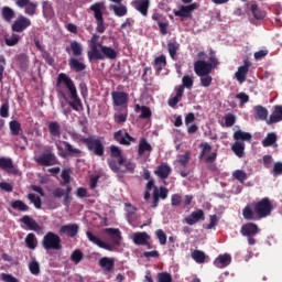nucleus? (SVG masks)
I'll list each match as a JSON object with an SVG mask.
<instances>
[{"instance_id":"f3484780","label":"nucleus","mask_w":282,"mask_h":282,"mask_svg":"<svg viewBox=\"0 0 282 282\" xmlns=\"http://www.w3.org/2000/svg\"><path fill=\"white\" fill-rule=\"evenodd\" d=\"M199 8V4L192 3L189 6H181L180 10L174 11L175 17H182L183 19H191L193 17V11L197 10Z\"/></svg>"},{"instance_id":"b1692460","label":"nucleus","mask_w":282,"mask_h":282,"mask_svg":"<svg viewBox=\"0 0 282 282\" xmlns=\"http://www.w3.org/2000/svg\"><path fill=\"white\" fill-rule=\"evenodd\" d=\"M172 169L171 165L167 163H161L156 170H155V175H158V177H160V180H166L169 178V175H171L172 173Z\"/></svg>"},{"instance_id":"5fc2aeb1","label":"nucleus","mask_w":282,"mask_h":282,"mask_svg":"<svg viewBox=\"0 0 282 282\" xmlns=\"http://www.w3.org/2000/svg\"><path fill=\"white\" fill-rule=\"evenodd\" d=\"M192 259L196 261V263H205L206 262V253L204 251L194 250L192 252Z\"/></svg>"},{"instance_id":"f257e3e1","label":"nucleus","mask_w":282,"mask_h":282,"mask_svg":"<svg viewBox=\"0 0 282 282\" xmlns=\"http://www.w3.org/2000/svg\"><path fill=\"white\" fill-rule=\"evenodd\" d=\"M108 166L119 177H124V173H130L131 175L135 173V162L131 161V159H126L122 155V150L118 145L110 147Z\"/></svg>"},{"instance_id":"a19ab883","label":"nucleus","mask_w":282,"mask_h":282,"mask_svg":"<svg viewBox=\"0 0 282 282\" xmlns=\"http://www.w3.org/2000/svg\"><path fill=\"white\" fill-rule=\"evenodd\" d=\"M242 217H243V219H247V221H254L258 216H257V213H254V209H252V207L247 205L242 209Z\"/></svg>"},{"instance_id":"7ed1b4c3","label":"nucleus","mask_w":282,"mask_h":282,"mask_svg":"<svg viewBox=\"0 0 282 282\" xmlns=\"http://www.w3.org/2000/svg\"><path fill=\"white\" fill-rule=\"evenodd\" d=\"M72 170L69 169H64L62 171L61 177L63 180L62 186H66V188H62V187H56L52 195L53 197L61 199V197L63 198V204L64 206H67V208H69V205L72 204V185H69V183L72 182Z\"/></svg>"},{"instance_id":"774afa93","label":"nucleus","mask_w":282,"mask_h":282,"mask_svg":"<svg viewBox=\"0 0 282 282\" xmlns=\"http://www.w3.org/2000/svg\"><path fill=\"white\" fill-rule=\"evenodd\" d=\"M235 180H238V182H246L248 180V174L243 170H237L234 172Z\"/></svg>"},{"instance_id":"8fccbe9b","label":"nucleus","mask_w":282,"mask_h":282,"mask_svg":"<svg viewBox=\"0 0 282 282\" xmlns=\"http://www.w3.org/2000/svg\"><path fill=\"white\" fill-rule=\"evenodd\" d=\"M177 50H180V43L176 41L167 43V51L173 61H175V57L177 56Z\"/></svg>"},{"instance_id":"f704fd0d","label":"nucleus","mask_w":282,"mask_h":282,"mask_svg":"<svg viewBox=\"0 0 282 282\" xmlns=\"http://www.w3.org/2000/svg\"><path fill=\"white\" fill-rule=\"evenodd\" d=\"M99 265L100 268H102V270L111 272L116 265V261L113 260V258L104 257L99 260Z\"/></svg>"},{"instance_id":"37998d69","label":"nucleus","mask_w":282,"mask_h":282,"mask_svg":"<svg viewBox=\"0 0 282 282\" xmlns=\"http://www.w3.org/2000/svg\"><path fill=\"white\" fill-rule=\"evenodd\" d=\"M215 160H217V152H212L208 156L205 158V164H208V171H217V165L213 163Z\"/></svg>"},{"instance_id":"5701e85b","label":"nucleus","mask_w":282,"mask_h":282,"mask_svg":"<svg viewBox=\"0 0 282 282\" xmlns=\"http://www.w3.org/2000/svg\"><path fill=\"white\" fill-rule=\"evenodd\" d=\"M20 221H22V224H24V226H26L29 228V230H33L34 232H41V230H43L41 225H39V223H36V220L32 219L28 215L23 216L20 219Z\"/></svg>"},{"instance_id":"4d7b16f0","label":"nucleus","mask_w":282,"mask_h":282,"mask_svg":"<svg viewBox=\"0 0 282 282\" xmlns=\"http://www.w3.org/2000/svg\"><path fill=\"white\" fill-rule=\"evenodd\" d=\"M83 258H84L83 251H80L79 249L74 250L73 253L70 254V261H73L75 265H78V263L83 261Z\"/></svg>"},{"instance_id":"58836bf2","label":"nucleus","mask_w":282,"mask_h":282,"mask_svg":"<svg viewBox=\"0 0 282 282\" xmlns=\"http://www.w3.org/2000/svg\"><path fill=\"white\" fill-rule=\"evenodd\" d=\"M193 77L189 75H184L182 78V85L176 87V89L180 91L182 90V94H184V89H192L193 88Z\"/></svg>"},{"instance_id":"7c9ffc66","label":"nucleus","mask_w":282,"mask_h":282,"mask_svg":"<svg viewBox=\"0 0 282 282\" xmlns=\"http://www.w3.org/2000/svg\"><path fill=\"white\" fill-rule=\"evenodd\" d=\"M281 120H282V106H275L267 123L276 124V122H281Z\"/></svg>"},{"instance_id":"338daca9","label":"nucleus","mask_w":282,"mask_h":282,"mask_svg":"<svg viewBox=\"0 0 282 282\" xmlns=\"http://www.w3.org/2000/svg\"><path fill=\"white\" fill-rule=\"evenodd\" d=\"M158 282H173V275L169 272H161L156 275Z\"/></svg>"},{"instance_id":"864d4df0","label":"nucleus","mask_w":282,"mask_h":282,"mask_svg":"<svg viewBox=\"0 0 282 282\" xmlns=\"http://www.w3.org/2000/svg\"><path fill=\"white\" fill-rule=\"evenodd\" d=\"M191 155H192L191 150L185 151L184 154L180 155L178 161H177L178 164H181V166L186 169V166H188V162H191Z\"/></svg>"},{"instance_id":"ddd939ff","label":"nucleus","mask_w":282,"mask_h":282,"mask_svg":"<svg viewBox=\"0 0 282 282\" xmlns=\"http://www.w3.org/2000/svg\"><path fill=\"white\" fill-rule=\"evenodd\" d=\"M194 72L196 76H206L213 72L212 65L204 59H198L194 63Z\"/></svg>"},{"instance_id":"0eeeda50","label":"nucleus","mask_w":282,"mask_h":282,"mask_svg":"<svg viewBox=\"0 0 282 282\" xmlns=\"http://www.w3.org/2000/svg\"><path fill=\"white\" fill-rule=\"evenodd\" d=\"M90 10L91 12H94V17L97 21V32H99V34H105V30H107L105 28V18L102 17V10H105V2H96L91 4Z\"/></svg>"},{"instance_id":"393cba45","label":"nucleus","mask_w":282,"mask_h":282,"mask_svg":"<svg viewBox=\"0 0 282 282\" xmlns=\"http://www.w3.org/2000/svg\"><path fill=\"white\" fill-rule=\"evenodd\" d=\"M149 239H151V236L145 231H139L132 235V241L135 246H144V243H149Z\"/></svg>"},{"instance_id":"052dcab7","label":"nucleus","mask_w":282,"mask_h":282,"mask_svg":"<svg viewBox=\"0 0 282 282\" xmlns=\"http://www.w3.org/2000/svg\"><path fill=\"white\" fill-rule=\"evenodd\" d=\"M29 270L34 276H39V274H41V265L36 262V260L29 263Z\"/></svg>"},{"instance_id":"a18cd8bd","label":"nucleus","mask_w":282,"mask_h":282,"mask_svg":"<svg viewBox=\"0 0 282 282\" xmlns=\"http://www.w3.org/2000/svg\"><path fill=\"white\" fill-rule=\"evenodd\" d=\"M109 10H112L116 17H127L128 12L127 7H124V4H110Z\"/></svg>"},{"instance_id":"6e6d98bb","label":"nucleus","mask_w":282,"mask_h":282,"mask_svg":"<svg viewBox=\"0 0 282 282\" xmlns=\"http://www.w3.org/2000/svg\"><path fill=\"white\" fill-rule=\"evenodd\" d=\"M70 50L73 52V55L83 56V45L77 41L70 42Z\"/></svg>"},{"instance_id":"72a5a7b5","label":"nucleus","mask_w":282,"mask_h":282,"mask_svg":"<svg viewBox=\"0 0 282 282\" xmlns=\"http://www.w3.org/2000/svg\"><path fill=\"white\" fill-rule=\"evenodd\" d=\"M253 113L256 120H268V108L261 105L254 106Z\"/></svg>"},{"instance_id":"423d86ee","label":"nucleus","mask_w":282,"mask_h":282,"mask_svg":"<svg viewBox=\"0 0 282 282\" xmlns=\"http://www.w3.org/2000/svg\"><path fill=\"white\" fill-rule=\"evenodd\" d=\"M42 248H44V250H63L61 236L48 231L42 239Z\"/></svg>"},{"instance_id":"c03bdc74","label":"nucleus","mask_w":282,"mask_h":282,"mask_svg":"<svg viewBox=\"0 0 282 282\" xmlns=\"http://www.w3.org/2000/svg\"><path fill=\"white\" fill-rule=\"evenodd\" d=\"M17 62L20 65V68L25 72L30 65V57H28V54L21 53L17 57Z\"/></svg>"},{"instance_id":"f03ea898","label":"nucleus","mask_w":282,"mask_h":282,"mask_svg":"<svg viewBox=\"0 0 282 282\" xmlns=\"http://www.w3.org/2000/svg\"><path fill=\"white\" fill-rule=\"evenodd\" d=\"M61 85H65L66 89L69 93L70 100L68 101V105L70 108H73L74 111H80L83 109V101L80 100V97H78V90L76 89V84H74V80L67 76L65 73H59L57 76L56 82V89L58 96L63 98L64 100H67V95L65 91L61 90Z\"/></svg>"},{"instance_id":"bb28decb","label":"nucleus","mask_w":282,"mask_h":282,"mask_svg":"<svg viewBox=\"0 0 282 282\" xmlns=\"http://www.w3.org/2000/svg\"><path fill=\"white\" fill-rule=\"evenodd\" d=\"M68 65L72 72H75L76 74L80 72H85L87 69V65L85 63L78 61L76 57H70L68 59Z\"/></svg>"},{"instance_id":"2f4dec72","label":"nucleus","mask_w":282,"mask_h":282,"mask_svg":"<svg viewBox=\"0 0 282 282\" xmlns=\"http://www.w3.org/2000/svg\"><path fill=\"white\" fill-rule=\"evenodd\" d=\"M118 111V115H115V122L117 124H124L127 122V118H129V108H120L116 109Z\"/></svg>"},{"instance_id":"473e14b6","label":"nucleus","mask_w":282,"mask_h":282,"mask_svg":"<svg viewBox=\"0 0 282 282\" xmlns=\"http://www.w3.org/2000/svg\"><path fill=\"white\" fill-rule=\"evenodd\" d=\"M48 133L51 138H61L62 130H61V123L57 121H51L48 122Z\"/></svg>"},{"instance_id":"cd10ccee","label":"nucleus","mask_w":282,"mask_h":282,"mask_svg":"<svg viewBox=\"0 0 282 282\" xmlns=\"http://www.w3.org/2000/svg\"><path fill=\"white\" fill-rule=\"evenodd\" d=\"M63 144L67 151V153L61 154L63 158H67V155H73L74 158H80V155H83V151L78 148H74V145H72L69 142L64 141Z\"/></svg>"},{"instance_id":"13d9d810","label":"nucleus","mask_w":282,"mask_h":282,"mask_svg":"<svg viewBox=\"0 0 282 282\" xmlns=\"http://www.w3.org/2000/svg\"><path fill=\"white\" fill-rule=\"evenodd\" d=\"M175 91H176V95L170 98L167 101L169 107H176L182 96H184V93H182V90H177V88H175Z\"/></svg>"},{"instance_id":"c85d7f7f","label":"nucleus","mask_w":282,"mask_h":282,"mask_svg":"<svg viewBox=\"0 0 282 282\" xmlns=\"http://www.w3.org/2000/svg\"><path fill=\"white\" fill-rule=\"evenodd\" d=\"M151 6V2L149 0H135L134 1V8L142 14L143 17H147L149 14V7Z\"/></svg>"},{"instance_id":"0e129e2a","label":"nucleus","mask_w":282,"mask_h":282,"mask_svg":"<svg viewBox=\"0 0 282 282\" xmlns=\"http://www.w3.org/2000/svg\"><path fill=\"white\" fill-rule=\"evenodd\" d=\"M13 167L12 159L0 158V169H2V171H8V169Z\"/></svg>"},{"instance_id":"412c9836","label":"nucleus","mask_w":282,"mask_h":282,"mask_svg":"<svg viewBox=\"0 0 282 282\" xmlns=\"http://www.w3.org/2000/svg\"><path fill=\"white\" fill-rule=\"evenodd\" d=\"M250 61H245V64L238 67V70L235 74L236 79L238 83H246V77L248 76V72H250Z\"/></svg>"},{"instance_id":"680f3d73","label":"nucleus","mask_w":282,"mask_h":282,"mask_svg":"<svg viewBox=\"0 0 282 282\" xmlns=\"http://www.w3.org/2000/svg\"><path fill=\"white\" fill-rule=\"evenodd\" d=\"M43 14L44 17H52L54 14V9L52 8V2L44 1L42 3Z\"/></svg>"},{"instance_id":"bf43d9fd","label":"nucleus","mask_w":282,"mask_h":282,"mask_svg":"<svg viewBox=\"0 0 282 282\" xmlns=\"http://www.w3.org/2000/svg\"><path fill=\"white\" fill-rule=\"evenodd\" d=\"M276 142V133L270 132L268 135L262 140V145L263 147H272Z\"/></svg>"},{"instance_id":"2eb2a0df","label":"nucleus","mask_w":282,"mask_h":282,"mask_svg":"<svg viewBox=\"0 0 282 282\" xmlns=\"http://www.w3.org/2000/svg\"><path fill=\"white\" fill-rule=\"evenodd\" d=\"M36 164L40 166H54L56 164V155L52 152H44L35 159Z\"/></svg>"},{"instance_id":"69168bd1","label":"nucleus","mask_w":282,"mask_h":282,"mask_svg":"<svg viewBox=\"0 0 282 282\" xmlns=\"http://www.w3.org/2000/svg\"><path fill=\"white\" fill-rule=\"evenodd\" d=\"M198 76L200 78L202 87H210V85H213V77L210 76V74Z\"/></svg>"},{"instance_id":"9b49d317","label":"nucleus","mask_w":282,"mask_h":282,"mask_svg":"<svg viewBox=\"0 0 282 282\" xmlns=\"http://www.w3.org/2000/svg\"><path fill=\"white\" fill-rule=\"evenodd\" d=\"M100 40V36L98 34H94L90 39L88 45L89 51L87 52L88 61H90L94 57H100V47H102V44L98 42Z\"/></svg>"},{"instance_id":"1a4fd4ad","label":"nucleus","mask_w":282,"mask_h":282,"mask_svg":"<svg viewBox=\"0 0 282 282\" xmlns=\"http://www.w3.org/2000/svg\"><path fill=\"white\" fill-rule=\"evenodd\" d=\"M113 107H121V109H129V94L126 91L111 93Z\"/></svg>"},{"instance_id":"6ab92c4d","label":"nucleus","mask_w":282,"mask_h":282,"mask_svg":"<svg viewBox=\"0 0 282 282\" xmlns=\"http://www.w3.org/2000/svg\"><path fill=\"white\" fill-rule=\"evenodd\" d=\"M104 232L107 235V237H109L113 246H120V241H122V232H120V229L106 228L104 229Z\"/></svg>"},{"instance_id":"79ce46f5","label":"nucleus","mask_w":282,"mask_h":282,"mask_svg":"<svg viewBox=\"0 0 282 282\" xmlns=\"http://www.w3.org/2000/svg\"><path fill=\"white\" fill-rule=\"evenodd\" d=\"M19 41H21V35L15 33L4 36V43L8 45V47H14V45H19Z\"/></svg>"},{"instance_id":"20e7f679","label":"nucleus","mask_w":282,"mask_h":282,"mask_svg":"<svg viewBox=\"0 0 282 282\" xmlns=\"http://www.w3.org/2000/svg\"><path fill=\"white\" fill-rule=\"evenodd\" d=\"M105 138L102 137H88L82 139L83 144H86L88 151L90 153H94V155H97V158H102L105 155V143H104Z\"/></svg>"},{"instance_id":"f8f14e48","label":"nucleus","mask_w":282,"mask_h":282,"mask_svg":"<svg viewBox=\"0 0 282 282\" xmlns=\"http://www.w3.org/2000/svg\"><path fill=\"white\" fill-rule=\"evenodd\" d=\"M32 25V20L26 18L25 15H19L18 19L12 23L11 30L12 32H25L26 28H30Z\"/></svg>"},{"instance_id":"c756f323","label":"nucleus","mask_w":282,"mask_h":282,"mask_svg":"<svg viewBox=\"0 0 282 282\" xmlns=\"http://www.w3.org/2000/svg\"><path fill=\"white\" fill-rule=\"evenodd\" d=\"M151 151H153V147H151V143H149V141H147V139L142 138L139 141V145H138V155L139 158H142V155H144V153H151Z\"/></svg>"},{"instance_id":"9d476101","label":"nucleus","mask_w":282,"mask_h":282,"mask_svg":"<svg viewBox=\"0 0 282 282\" xmlns=\"http://www.w3.org/2000/svg\"><path fill=\"white\" fill-rule=\"evenodd\" d=\"M99 57H90L89 63H94V61H105L108 58L109 61H116L118 58V52L115 48L102 45L99 48Z\"/></svg>"},{"instance_id":"e433bc0d","label":"nucleus","mask_w":282,"mask_h":282,"mask_svg":"<svg viewBox=\"0 0 282 282\" xmlns=\"http://www.w3.org/2000/svg\"><path fill=\"white\" fill-rule=\"evenodd\" d=\"M231 151L235 153V155H237V158H243V151H246V143H243L242 141H236L231 145Z\"/></svg>"},{"instance_id":"49530a36","label":"nucleus","mask_w":282,"mask_h":282,"mask_svg":"<svg viewBox=\"0 0 282 282\" xmlns=\"http://www.w3.org/2000/svg\"><path fill=\"white\" fill-rule=\"evenodd\" d=\"M251 13L257 21H263L265 19V11L259 9L257 4H251Z\"/></svg>"},{"instance_id":"dca6fc26","label":"nucleus","mask_w":282,"mask_h":282,"mask_svg":"<svg viewBox=\"0 0 282 282\" xmlns=\"http://www.w3.org/2000/svg\"><path fill=\"white\" fill-rule=\"evenodd\" d=\"M15 6L18 8H24V12L28 17H34V14H36L37 4L35 2L30 0H17Z\"/></svg>"},{"instance_id":"3c124183","label":"nucleus","mask_w":282,"mask_h":282,"mask_svg":"<svg viewBox=\"0 0 282 282\" xmlns=\"http://www.w3.org/2000/svg\"><path fill=\"white\" fill-rule=\"evenodd\" d=\"M9 129L11 131V135H21V123L17 120H12L9 122Z\"/></svg>"},{"instance_id":"e2e57ef3","label":"nucleus","mask_w":282,"mask_h":282,"mask_svg":"<svg viewBox=\"0 0 282 282\" xmlns=\"http://www.w3.org/2000/svg\"><path fill=\"white\" fill-rule=\"evenodd\" d=\"M28 199L31 202V204L34 205L35 208L40 209L41 206H43V203L41 200V197L35 196L34 194H28Z\"/></svg>"},{"instance_id":"4c0bfd02","label":"nucleus","mask_w":282,"mask_h":282,"mask_svg":"<svg viewBox=\"0 0 282 282\" xmlns=\"http://www.w3.org/2000/svg\"><path fill=\"white\" fill-rule=\"evenodd\" d=\"M153 67L156 72V74H161L162 69H164V67H166V56L160 55L159 57H155Z\"/></svg>"},{"instance_id":"c9c22d12","label":"nucleus","mask_w":282,"mask_h":282,"mask_svg":"<svg viewBox=\"0 0 282 282\" xmlns=\"http://www.w3.org/2000/svg\"><path fill=\"white\" fill-rule=\"evenodd\" d=\"M234 140H236V142H250L252 140V134L250 132L238 130L234 133Z\"/></svg>"},{"instance_id":"de8ad7c7","label":"nucleus","mask_w":282,"mask_h":282,"mask_svg":"<svg viewBox=\"0 0 282 282\" xmlns=\"http://www.w3.org/2000/svg\"><path fill=\"white\" fill-rule=\"evenodd\" d=\"M1 14H2V19H4L7 23H10V21H12L14 17H17V13L10 7H3Z\"/></svg>"},{"instance_id":"4468645a","label":"nucleus","mask_w":282,"mask_h":282,"mask_svg":"<svg viewBox=\"0 0 282 282\" xmlns=\"http://www.w3.org/2000/svg\"><path fill=\"white\" fill-rule=\"evenodd\" d=\"M113 140L122 147H131V142H135V138L131 137L129 132L122 134V130H118L113 133Z\"/></svg>"},{"instance_id":"39448f33","label":"nucleus","mask_w":282,"mask_h":282,"mask_svg":"<svg viewBox=\"0 0 282 282\" xmlns=\"http://www.w3.org/2000/svg\"><path fill=\"white\" fill-rule=\"evenodd\" d=\"M253 210L259 219H265V217H270V215H272L274 206L270 198L264 197L254 204Z\"/></svg>"},{"instance_id":"09e8293b","label":"nucleus","mask_w":282,"mask_h":282,"mask_svg":"<svg viewBox=\"0 0 282 282\" xmlns=\"http://www.w3.org/2000/svg\"><path fill=\"white\" fill-rule=\"evenodd\" d=\"M11 207L13 208V210H20L21 213H28V210H30V206L24 204L21 199L13 200L11 203Z\"/></svg>"},{"instance_id":"a211bd4d","label":"nucleus","mask_w":282,"mask_h":282,"mask_svg":"<svg viewBox=\"0 0 282 282\" xmlns=\"http://www.w3.org/2000/svg\"><path fill=\"white\" fill-rule=\"evenodd\" d=\"M79 230H80V226H78V224H67V225H63L59 228V235H65L66 237L74 239V237L78 235Z\"/></svg>"},{"instance_id":"a878e982","label":"nucleus","mask_w":282,"mask_h":282,"mask_svg":"<svg viewBox=\"0 0 282 282\" xmlns=\"http://www.w3.org/2000/svg\"><path fill=\"white\" fill-rule=\"evenodd\" d=\"M200 219H204V210L197 209L192 212L189 216L185 217V223L188 224V226H195V224L200 221Z\"/></svg>"},{"instance_id":"ea45409f","label":"nucleus","mask_w":282,"mask_h":282,"mask_svg":"<svg viewBox=\"0 0 282 282\" xmlns=\"http://www.w3.org/2000/svg\"><path fill=\"white\" fill-rule=\"evenodd\" d=\"M24 243L29 250H36V246H39V240H36V236L34 234H28L24 239Z\"/></svg>"},{"instance_id":"603ef678","label":"nucleus","mask_w":282,"mask_h":282,"mask_svg":"<svg viewBox=\"0 0 282 282\" xmlns=\"http://www.w3.org/2000/svg\"><path fill=\"white\" fill-rule=\"evenodd\" d=\"M135 109H140V111H141L140 118L142 120H147V119H149L153 116V112L151 111V108H149L147 106L137 105Z\"/></svg>"},{"instance_id":"aec40b11","label":"nucleus","mask_w":282,"mask_h":282,"mask_svg":"<svg viewBox=\"0 0 282 282\" xmlns=\"http://www.w3.org/2000/svg\"><path fill=\"white\" fill-rule=\"evenodd\" d=\"M230 263H232V257L230 256V253L219 254L214 260V265L216 268H219L220 270H224V268H228Z\"/></svg>"},{"instance_id":"6e6552de","label":"nucleus","mask_w":282,"mask_h":282,"mask_svg":"<svg viewBox=\"0 0 282 282\" xmlns=\"http://www.w3.org/2000/svg\"><path fill=\"white\" fill-rule=\"evenodd\" d=\"M260 230L261 229H259V226L257 224L247 223L242 225L240 234L242 235V237H247L249 246H254L257 243V239H254V237L259 235Z\"/></svg>"},{"instance_id":"4be33fe9","label":"nucleus","mask_w":282,"mask_h":282,"mask_svg":"<svg viewBox=\"0 0 282 282\" xmlns=\"http://www.w3.org/2000/svg\"><path fill=\"white\" fill-rule=\"evenodd\" d=\"M86 237L88 238L89 241H91V243H95V246H98L99 248H102L104 250H109V251L113 250L111 245L100 240V238H98L91 231H86Z\"/></svg>"}]
</instances>
